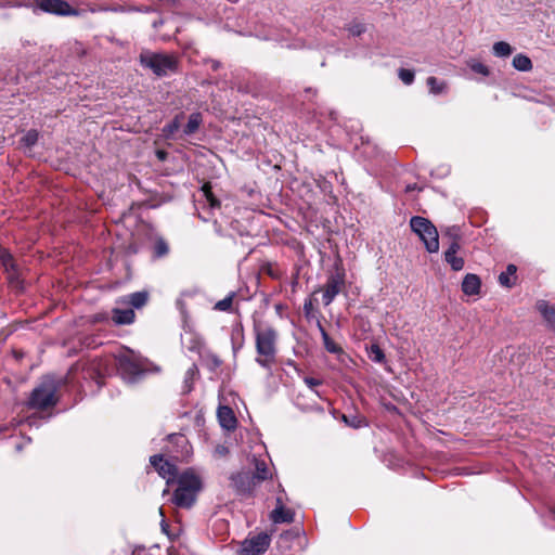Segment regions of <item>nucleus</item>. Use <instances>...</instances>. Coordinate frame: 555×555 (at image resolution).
<instances>
[{
    "label": "nucleus",
    "mask_w": 555,
    "mask_h": 555,
    "mask_svg": "<svg viewBox=\"0 0 555 555\" xmlns=\"http://www.w3.org/2000/svg\"><path fill=\"white\" fill-rule=\"evenodd\" d=\"M304 382L310 389H313L314 387L320 386L322 384L321 379L309 376L305 377Z\"/></svg>",
    "instance_id": "45"
},
{
    "label": "nucleus",
    "mask_w": 555,
    "mask_h": 555,
    "mask_svg": "<svg viewBox=\"0 0 555 555\" xmlns=\"http://www.w3.org/2000/svg\"><path fill=\"white\" fill-rule=\"evenodd\" d=\"M168 440L170 443H175L176 446L178 447H181L182 448V451L180 452V454H175V457L176 459H179L180 456H183L184 454H188L189 450V442H188V439L184 435L182 434H172V435H169L168 436Z\"/></svg>",
    "instance_id": "28"
},
{
    "label": "nucleus",
    "mask_w": 555,
    "mask_h": 555,
    "mask_svg": "<svg viewBox=\"0 0 555 555\" xmlns=\"http://www.w3.org/2000/svg\"><path fill=\"white\" fill-rule=\"evenodd\" d=\"M256 362L264 369H270L276 360L278 331L270 324L257 322L254 324Z\"/></svg>",
    "instance_id": "2"
},
{
    "label": "nucleus",
    "mask_w": 555,
    "mask_h": 555,
    "mask_svg": "<svg viewBox=\"0 0 555 555\" xmlns=\"http://www.w3.org/2000/svg\"><path fill=\"white\" fill-rule=\"evenodd\" d=\"M151 465L155 468L158 475L166 479L167 487L163 491V496L169 494V486L175 482L178 477V468L175 464L164 460L162 454H156L150 459Z\"/></svg>",
    "instance_id": "10"
},
{
    "label": "nucleus",
    "mask_w": 555,
    "mask_h": 555,
    "mask_svg": "<svg viewBox=\"0 0 555 555\" xmlns=\"http://www.w3.org/2000/svg\"><path fill=\"white\" fill-rule=\"evenodd\" d=\"M147 300H149L147 292H135V293L128 295L127 297H124L120 300V302L130 305L135 309H140L146 305Z\"/></svg>",
    "instance_id": "20"
},
{
    "label": "nucleus",
    "mask_w": 555,
    "mask_h": 555,
    "mask_svg": "<svg viewBox=\"0 0 555 555\" xmlns=\"http://www.w3.org/2000/svg\"><path fill=\"white\" fill-rule=\"evenodd\" d=\"M468 66L474 73L480 74L482 76H489L490 74L488 66L481 62L472 61L468 63Z\"/></svg>",
    "instance_id": "42"
},
{
    "label": "nucleus",
    "mask_w": 555,
    "mask_h": 555,
    "mask_svg": "<svg viewBox=\"0 0 555 555\" xmlns=\"http://www.w3.org/2000/svg\"><path fill=\"white\" fill-rule=\"evenodd\" d=\"M219 66H220V63H219L218 61H212L211 68H212L214 70H217V69L219 68Z\"/></svg>",
    "instance_id": "50"
},
{
    "label": "nucleus",
    "mask_w": 555,
    "mask_h": 555,
    "mask_svg": "<svg viewBox=\"0 0 555 555\" xmlns=\"http://www.w3.org/2000/svg\"><path fill=\"white\" fill-rule=\"evenodd\" d=\"M304 314H305V318L308 320V321H312L314 320L317 322V318H319L321 320V315L320 313L314 309L313 307V304H312V300L311 299H307L304 304Z\"/></svg>",
    "instance_id": "35"
},
{
    "label": "nucleus",
    "mask_w": 555,
    "mask_h": 555,
    "mask_svg": "<svg viewBox=\"0 0 555 555\" xmlns=\"http://www.w3.org/2000/svg\"><path fill=\"white\" fill-rule=\"evenodd\" d=\"M204 348V340L199 337H193L190 341L188 349L190 351H195L202 354V349Z\"/></svg>",
    "instance_id": "43"
},
{
    "label": "nucleus",
    "mask_w": 555,
    "mask_h": 555,
    "mask_svg": "<svg viewBox=\"0 0 555 555\" xmlns=\"http://www.w3.org/2000/svg\"><path fill=\"white\" fill-rule=\"evenodd\" d=\"M175 482L177 488L172 494V503L181 508H190L202 490V479L193 468H188L178 475Z\"/></svg>",
    "instance_id": "3"
},
{
    "label": "nucleus",
    "mask_w": 555,
    "mask_h": 555,
    "mask_svg": "<svg viewBox=\"0 0 555 555\" xmlns=\"http://www.w3.org/2000/svg\"><path fill=\"white\" fill-rule=\"evenodd\" d=\"M460 248V243L457 241H453L444 251V260L450 264L453 271H461L465 264L463 257L456 255Z\"/></svg>",
    "instance_id": "14"
},
{
    "label": "nucleus",
    "mask_w": 555,
    "mask_h": 555,
    "mask_svg": "<svg viewBox=\"0 0 555 555\" xmlns=\"http://www.w3.org/2000/svg\"><path fill=\"white\" fill-rule=\"evenodd\" d=\"M513 67L519 72H530L533 67L532 61L529 56L518 53L513 59Z\"/></svg>",
    "instance_id": "24"
},
{
    "label": "nucleus",
    "mask_w": 555,
    "mask_h": 555,
    "mask_svg": "<svg viewBox=\"0 0 555 555\" xmlns=\"http://www.w3.org/2000/svg\"><path fill=\"white\" fill-rule=\"evenodd\" d=\"M135 313L131 308L112 310V320L116 325H128L134 322Z\"/></svg>",
    "instance_id": "18"
},
{
    "label": "nucleus",
    "mask_w": 555,
    "mask_h": 555,
    "mask_svg": "<svg viewBox=\"0 0 555 555\" xmlns=\"http://www.w3.org/2000/svg\"><path fill=\"white\" fill-rule=\"evenodd\" d=\"M348 31L354 37L361 36L363 33H365V25L362 23H351L348 26Z\"/></svg>",
    "instance_id": "44"
},
{
    "label": "nucleus",
    "mask_w": 555,
    "mask_h": 555,
    "mask_svg": "<svg viewBox=\"0 0 555 555\" xmlns=\"http://www.w3.org/2000/svg\"><path fill=\"white\" fill-rule=\"evenodd\" d=\"M516 271L517 268L515 264H508L506 270L499 275L500 284L508 288L512 287L515 284L514 280L516 279Z\"/></svg>",
    "instance_id": "25"
},
{
    "label": "nucleus",
    "mask_w": 555,
    "mask_h": 555,
    "mask_svg": "<svg viewBox=\"0 0 555 555\" xmlns=\"http://www.w3.org/2000/svg\"><path fill=\"white\" fill-rule=\"evenodd\" d=\"M317 327L322 336L324 348L330 353H340L343 352V349L340 346H338L328 335L324 326L322 325V322L319 318H317Z\"/></svg>",
    "instance_id": "19"
},
{
    "label": "nucleus",
    "mask_w": 555,
    "mask_h": 555,
    "mask_svg": "<svg viewBox=\"0 0 555 555\" xmlns=\"http://www.w3.org/2000/svg\"><path fill=\"white\" fill-rule=\"evenodd\" d=\"M294 512L284 506V503L280 496L276 498V506L271 512L270 518L274 524L287 522L291 524L294 521Z\"/></svg>",
    "instance_id": "13"
},
{
    "label": "nucleus",
    "mask_w": 555,
    "mask_h": 555,
    "mask_svg": "<svg viewBox=\"0 0 555 555\" xmlns=\"http://www.w3.org/2000/svg\"><path fill=\"white\" fill-rule=\"evenodd\" d=\"M140 64L151 69L156 76L163 77L178 70L179 61L175 54L158 53L144 50L139 56Z\"/></svg>",
    "instance_id": "4"
},
{
    "label": "nucleus",
    "mask_w": 555,
    "mask_h": 555,
    "mask_svg": "<svg viewBox=\"0 0 555 555\" xmlns=\"http://www.w3.org/2000/svg\"><path fill=\"white\" fill-rule=\"evenodd\" d=\"M415 189H416V184L408 185V186H406V189H405V191H406V192H412V191H414Z\"/></svg>",
    "instance_id": "52"
},
{
    "label": "nucleus",
    "mask_w": 555,
    "mask_h": 555,
    "mask_svg": "<svg viewBox=\"0 0 555 555\" xmlns=\"http://www.w3.org/2000/svg\"><path fill=\"white\" fill-rule=\"evenodd\" d=\"M270 543L271 537L267 532L248 535L241 543L238 555H261L268 550Z\"/></svg>",
    "instance_id": "9"
},
{
    "label": "nucleus",
    "mask_w": 555,
    "mask_h": 555,
    "mask_svg": "<svg viewBox=\"0 0 555 555\" xmlns=\"http://www.w3.org/2000/svg\"><path fill=\"white\" fill-rule=\"evenodd\" d=\"M235 297V293L231 292L227 297L217 301L215 304L214 309L218 311H230L233 305V299Z\"/></svg>",
    "instance_id": "34"
},
{
    "label": "nucleus",
    "mask_w": 555,
    "mask_h": 555,
    "mask_svg": "<svg viewBox=\"0 0 555 555\" xmlns=\"http://www.w3.org/2000/svg\"><path fill=\"white\" fill-rule=\"evenodd\" d=\"M537 309L546 323L555 330V306H550L545 300H539L537 302Z\"/></svg>",
    "instance_id": "21"
},
{
    "label": "nucleus",
    "mask_w": 555,
    "mask_h": 555,
    "mask_svg": "<svg viewBox=\"0 0 555 555\" xmlns=\"http://www.w3.org/2000/svg\"><path fill=\"white\" fill-rule=\"evenodd\" d=\"M206 197H207V199H208V202H209V204H210V206H211V207H216V206H219V205H220L219 201H218V199H216V198L212 196V194H211V192H210V191H207V192H206Z\"/></svg>",
    "instance_id": "46"
},
{
    "label": "nucleus",
    "mask_w": 555,
    "mask_h": 555,
    "mask_svg": "<svg viewBox=\"0 0 555 555\" xmlns=\"http://www.w3.org/2000/svg\"><path fill=\"white\" fill-rule=\"evenodd\" d=\"M184 119V114H178L169 124L163 128V133L167 139L173 138L175 133L180 129L181 122Z\"/></svg>",
    "instance_id": "27"
},
{
    "label": "nucleus",
    "mask_w": 555,
    "mask_h": 555,
    "mask_svg": "<svg viewBox=\"0 0 555 555\" xmlns=\"http://www.w3.org/2000/svg\"><path fill=\"white\" fill-rule=\"evenodd\" d=\"M216 452H218L220 455H225L228 453V449L225 447H221L219 446L217 449H216Z\"/></svg>",
    "instance_id": "48"
},
{
    "label": "nucleus",
    "mask_w": 555,
    "mask_h": 555,
    "mask_svg": "<svg viewBox=\"0 0 555 555\" xmlns=\"http://www.w3.org/2000/svg\"><path fill=\"white\" fill-rule=\"evenodd\" d=\"M255 473H251L256 480L260 483L263 480L268 479L271 475L269 472V467L264 461L256 460L255 461Z\"/></svg>",
    "instance_id": "30"
},
{
    "label": "nucleus",
    "mask_w": 555,
    "mask_h": 555,
    "mask_svg": "<svg viewBox=\"0 0 555 555\" xmlns=\"http://www.w3.org/2000/svg\"><path fill=\"white\" fill-rule=\"evenodd\" d=\"M398 76L401 79V81L406 86L412 85L415 78L414 72L406 68H400L398 72Z\"/></svg>",
    "instance_id": "41"
},
{
    "label": "nucleus",
    "mask_w": 555,
    "mask_h": 555,
    "mask_svg": "<svg viewBox=\"0 0 555 555\" xmlns=\"http://www.w3.org/2000/svg\"><path fill=\"white\" fill-rule=\"evenodd\" d=\"M346 287V272L341 266H336L333 272L327 275L322 291V301L325 307L330 306L337 295L344 292Z\"/></svg>",
    "instance_id": "8"
},
{
    "label": "nucleus",
    "mask_w": 555,
    "mask_h": 555,
    "mask_svg": "<svg viewBox=\"0 0 555 555\" xmlns=\"http://www.w3.org/2000/svg\"><path fill=\"white\" fill-rule=\"evenodd\" d=\"M367 354H369L370 360L375 363H385L386 362V356H385L383 349L377 344L371 345L370 349L367 350Z\"/></svg>",
    "instance_id": "33"
},
{
    "label": "nucleus",
    "mask_w": 555,
    "mask_h": 555,
    "mask_svg": "<svg viewBox=\"0 0 555 555\" xmlns=\"http://www.w3.org/2000/svg\"><path fill=\"white\" fill-rule=\"evenodd\" d=\"M39 139V133L35 129H30L26 132V134L22 138V143L25 146L31 147L34 146Z\"/></svg>",
    "instance_id": "39"
},
{
    "label": "nucleus",
    "mask_w": 555,
    "mask_h": 555,
    "mask_svg": "<svg viewBox=\"0 0 555 555\" xmlns=\"http://www.w3.org/2000/svg\"><path fill=\"white\" fill-rule=\"evenodd\" d=\"M217 416L222 428L227 430H234L236 428L237 420L235 417L233 410L230 406H219Z\"/></svg>",
    "instance_id": "15"
},
{
    "label": "nucleus",
    "mask_w": 555,
    "mask_h": 555,
    "mask_svg": "<svg viewBox=\"0 0 555 555\" xmlns=\"http://www.w3.org/2000/svg\"><path fill=\"white\" fill-rule=\"evenodd\" d=\"M481 280L477 274L467 273L462 282V292L467 296H475L480 293Z\"/></svg>",
    "instance_id": "17"
},
{
    "label": "nucleus",
    "mask_w": 555,
    "mask_h": 555,
    "mask_svg": "<svg viewBox=\"0 0 555 555\" xmlns=\"http://www.w3.org/2000/svg\"><path fill=\"white\" fill-rule=\"evenodd\" d=\"M57 386L53 379L43 380L36 387L28 399V406L36 410H46L57 403Z\"/></svg>",
    "instance_id": "7"
},
{
    "label": "nucleus",
    "mask_w": 555,
    "mask_h": 555,
    "mask_svg": "<svg viewBox=\"0 0 555 555\" xmlns=\"http://www.w3.org/2000/svg\"><path fill=\"white\" fill-rule=\"evenodd\" d=\"M169 254V245L163 237H156L152 246V257L159 259Z\"/></svg>",
    "instance_id": "23"
},
{
    "label": "nucleus",
    "mask_w": 555,
    "mask_h": 555,
    "mask_svg": "<svg viewBox=\"0 0 555 555\" xmlns=\"http://www.w3.org/2000/svg\"><path fill=\"white\" fill-rule=\"evenodd\" d=\"M427 86L430 89V92L434 94H440L444 91L447 85L442 81H439L436 77L427 78Z\"/></svg>",
    "instance_id": "36"
},
{
    "label": "nucleus",
    "mask_w": 555,
    "mask_h": 555,
    "mask_svg": "<svg viewBox=\"0 0 555 555\" xmlns=\"http://www.w3.org/2000/svg\"><path fill=\"white\" fill-rule=\"evenodd\" d=\"M115 364L121 377L128 382H134L146 372L145 361L129 350L116 354Z\"/></svg>",
    "instance_id": "5"
},
{
    "label": "nucleus",
    "mask_w": 555,
    "mask_h": 555,
    "mask_svg": "<svg viewBox=\"0 0 555 555\" xmlns=\"http://www.w3.org/2000/svg\"><path fill=\"white\" fill-rule=\"evenodd\" d=\"M157 156H158V158H159V159H162V160H163V159H165V157H166V152H164V151H158V152H157Z\"/></svg>",
    "instance_id": "49"
},
{
    "label": "nucleus",
    "mask_w": 555,
    "mask_h": 555,
    "mask_svg": "<svg viewBox=\"0 0 555 555\" xmlns=\"http://www.w3.org/2000/svg\"><path fill=\"white\" fill-rule=\"evenodd\" d=\"M203 364L210 371H216L220 365L222 364V361L220 358L210 351L205 352L204 354H201Z\"/></svg>",
    "instance_id": "31"
},
{
    "label": "nucleus",
    "mask_w": 555,
    "mask_h": 555,
    "mask_svg": "<svg viewBox=\"0 0 555 555\" xmlns=\"http://www.w3.org/2000/svg\"><path fill=\"white\" fill-rule=\"evenodd\" d=\"M412 231L424 243L428 253H437L439 250V234L434 223L424 217L414 216L410 219Z\"/></svg>",
    "instance_id": "6"
},
{
    "label": "nucleus",
    "mask_w": 555,
    "mask_h": 555,
    "mask_svg": "<svg viewBox=\"0 0 555 555\" xmlns=\"http://www.w3.org/2000/svg\"><path fill=\"white\" fill-rule=\"evenodd\" d=\"M492 51L498 57H507L513 53V48L508 42L498 41L493 44Z\"/></svg>",
    "instance_id": "32"
},
{
    "label": "nucleus",
    "mask_w": 555,
    "mask_h": 555,
    "mask_svg": "<svg viewBox=\"0 0 555 555\" xmlns=\"http://www.w3.org/2000/svg\"><path fill=\"white\" fill-rule=\"evenodd\" d=\"M168 524L163 519L162 521V529L164 532H167Z\"/></svg>",
    "instance_id": "51"
},
{
    "label": "nucleus",
    "mask_w": 555,
    "mask_h": 555,
    "mask_svg": "<svg viewBox=\"0 0 555 555\" xmlns=\"http://www.w3.org/2000/svg\"><path fill=\"white\" fill-rule=\"evenodd\" d=\"M36 9L59 16H78L79 10L74 9L65 0H35Z\"/></svg>",
    "instance_id": "11"
},
{
    "label": "nucleus",
    "mask_w": 555,
    "mask_h": 555,
    "mask_svg": "<svg viewBox=\"0 0 555 555\" xmlns=\"http://www.w3.org/2000/svg\"><path fill=\"white\" fill-rule=\"evenodd\" d=\"M30 3L25 0H0V9L5 8H30Z\"/></svg>",
    "instance_id": "40"
},
{
    "label": "nucleus",
    "mask_w": 555,
    "mask_h": 555,
    "mask_svg": "<svg viewBox=\"0 0 555 555\" xmlns=\"http://www.w3.org/2000/svg\"><path fill=\"white\" fill-rule=\"evenodd\" d=\"M261 271L274 280H280L282 278V271L280 268L270 262L263 264Z\"/></svg>",
    "instance_id": "38"
},
{
    "label": "nucleus",
    "mask_w": 555,
    "mask_h": 555,
    "mask_svg": "<svg viewBox=\"0 0 555 555\" xmlns=\"http://www.w3.org/2000/svg\"><path fill=\"white\" fill-rule=\"evenodd\" d=\"M0 263L4 268V270L9 273L11 280L17 279L18 276V268L17 264L11 255V253L3 247H0Z\"/></svg>",
    "instance_id": "16"
},
{
    "label": "nucleus",
    "mask_w": 555,
    "mask_h": 555,
    "mask_svg": "<svg viewBox=\"0 0 555 555\" xmlns=\"http://www.w3.org/2000/svg\"><path fill=\"white\" fill-rule=\"evenodd\" d=\"M202 124L201 113H193L190 115L189 120L183 129L185 135L195 133Z\"/></svg>",
    "instance_id": "29"
},
{
    "label": "nucleus",
    "mask_w": 555,
    "mask_h": 555,
    "mask_svg": "<svg viewBox=\"0 0 555 555\" xmlns=\"http://www.w3.org/2000/svg\"><path fill=\"white\" fill-rule=\"evenodd\" d=\"M232 486L240 494L251 493L260 483L250 472H240L231 477Z\"/></svg>",
    "instance_id": "12"
},
{
    "label": "nucleus",
    "mask_w": 555,
    "mask_h": 555,
    "mask_svg": "<svg viewBox=\"0 0 555 555\" xmlns=\"http://www.w3.org/2000/svg\"><path fill=\"white\" fill-rule=\"evenodd\" d=\"M132 555H149V552L144 546H138L132 551Z\"/></svg>",
    "instance_id": "47"
},
{
    "label": "nucleus",
    "mask_w": 555,
    "mask_h": 555,
    "mask_svg": "<svg viewBox=\"0 0 555 555\" xmlns=\"http://www.w3.org/2000/svg\"><path fill=\"white\" fill-rule=\"evenodd\" d=\"M199 376V370L196 364H192L184 374L183 392L189 393L193 390L194 382Z\"/></svg>",
    "instance_id": "22"
},
{
    "label": "nucleus",
    "mask_w": 555,
    "mask_h": 555,
    "mask_svg": "<svg viewBox=\"0 0 555 555\" xmlns=\"http://www.w3.org/2000/svg\"><path fill=\"white\" fill-rule=\"evenodd\" d=\"M111 364L107 357L79 360L69 369L66 383L77 390H85L92 384L101 386L103 378L109 374Z\"/></svg>",
    "instance_id": "1"
},
{
    "label": "nucleus",
    "mask_w": 555,
    "mask_h": 555,
    "mask_svg": "<svg viewBox=\"0 0 555 555\" xmlns=\"http://www.w3.org/2000/svg\"><path fill=\"white\" fill-rule=\"evenodd\" d=\"M344 422L352 428H361L367 425L366 421L362 416H343Z\"/></svg>",
    "instance_id": "37"
},
{
    "label": "nucleus",
    "mask_w": 555,
    "mask_h": 555,
    "mask_svg": "<svg viewBox=\"0 0 555 555\" xmlns=\"http://www.w3.org/2000/svg\"><path fill=\"white\" fill-rule=\"evenodd\" d=\"M231 341H232V349L233 352L236 353L240 351L244 346V331L242 324H237L235 327H233L231 333Z\"/></svg>",
    "instance_id": "26"
}]
</instances>
